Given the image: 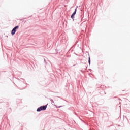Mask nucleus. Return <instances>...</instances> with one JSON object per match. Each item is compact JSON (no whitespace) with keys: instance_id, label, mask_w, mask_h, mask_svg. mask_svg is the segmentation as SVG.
Wrapping results in <instances>:
<instances>
[{"instance_id":"1","label":"nucleus","mask_w":130,"mask_h":130,"mask_svg":"<svg viewBox=\"0 0 130 130\" xmlns=\"http://www.w3.org/2000/svg\"><path fill=\"white\" fill-rule=\"evenodd\" d=\"M47 105H48V104L39 107V108H37V112H40V111L46 110V109L47 108Z\"/></svg>"},{"instance_id":"2","label":"nucleus","mask_w":130,"mask_h":130,"mask_svg":"<svg viewBox=\"0 0 130 130\" xmlns=\"http://www.w3.org/2000/svg\"><path fill=\"white\" fill-rule=\"evenodd\" d=\"M19 29V25H17L15 26L12 30H11V35L14 36L16 34V32H17V29Z\"/></svg>"},{"instance_id":"3","label":"nucleus","mask_w":130,"mask_h":130,"mask_svg":"<svg viewBox=\"0 0 130 130\" xmlns=\"http://www.w3.org/2000/svg\"><path fill=\"white\" fill-rule=\"evenodd\" d=\"M18 86L20 87V90H22V89H25V87H23L26 86V84L24 81H19L18 83Z\"/></svg>"},{"instance_id":"4","label":"nucleus","mask_w":130,"mask_h":130,"mask_svg":"<svg viewBox=\"0 0 130 130\" xmlns=\"http://www.w3.org/2000/svg\"><path fill=\"white\" fill-rule=\"evenodd\" d=\"M76 14H77V8L75 9L74 12L72 14L71 16V18L73 19V21L74 20L75 15H76Z\"/></svg>"},{"instance_id":"5","label":"nucleus","mask_w":130,"mask_h":130,"mask_svg":"<svg viewBox=\"0 0 130 130\" xmlns=\"http://www.w3.org/2000/svg\"><path fill=\"white\" fill-rule=\"evenodd\" d=\"M83 19V17H82V15H78V18L76 19L78 20V21H82Z\"/></svg>"},{"instance_id":"6","label":"nucleus","mask_w":130,"mask_h":130,"mask_svg":"<svg viewBox=\"0 0 130 130\" xmlns=\"http://www.w3.org/2000/svg\"><path fill=\"white\" fill-rule=\"evenodd\" d=\"M88 63L89 66L91 64V59L90 58V56H89L88 57Z\"/></svg>"},{"instance_id":"7","label":"nucleus","mask_w":130,"mask_h":130,"mask_svg":"<svg viewBox=\"0 0 130 130\" xmlns=\"http://www.w3.org/2000/svg\"><path fill=\"white\" fill-rule=\"evenodd\" d=\"M49 100L52 102V105H54V101H53V100H52V99H49Z\"/></svg>"},{"instance_id":"8","label":"nucleus","mask_w":130,"mask_h":130,"mask_svg":"<svg viewBox=\"0 0 130 130\" xmlns=\"http://www.w3.org/2000/svg\"><path fill=\"white\" fill-rule=\"evenodd\" d=\"M60 107H62V106H59L58 107V108H60Z\"/></svg>"},{"instance_id":"9","label":"nucleus","mask_w":130,"mask_h":130,"mask_svg":"<svg viewBox=\"0 0 130 130\" xmlns=\"http://www.w3.org/2000/svg\"><path fill=\"white\" fill-rule=\"evenodd\" d=\"M44 61H45V63H46V61L45 60V59H44Z\"/></svg>"},{"instance_id":"10","label":"nucleus","mask_w":130,"mask_h":130,"mask_svg":"<svg viewBox=\"0 0 130 130\" xmlns=\"http://www.w3.org/2000/svg\"><path fill=\"white\" fill-rule=\"evenodd\" d=\"M20 79L23 80V81H24V79H23V78H21Z\"/></svg>"},{"instance_id":"11","label":"nucleus","mask_w":130,"mask_h":130,"mask_svg":"<svg viewBox=\"0 0 130 130\" xmlns=\"http://www.w3.org/2000/svg\"><path fill=\"white\" fill-rule=\"evenodd\" d=\"M54 106H56V105H54Z\"/></svg>"},{"instance_id":"12","label":"nucleus","mask_w":130,"mask_h":130,"mask_svg":"<svg viewBox=\"0 0 130 130\" xmlns=\"http://www.w3.org/2000/svg\"><path fill=\"white\" fill-rule=\"evenodd\" d=\"M114 98H116V97H114Z\"/></svg>"}]
</instances>
